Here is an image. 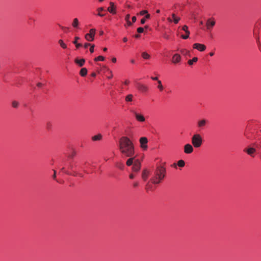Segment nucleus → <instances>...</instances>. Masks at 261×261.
<instances>
[{"label":"nucleus","mask_w":261,"mask_h":261,"mask_svg":"<svg viewBox=\"0 0 261 261\" xmlns=\"http://www.w3.org/2000/svg\"><path fill=\"white\" fill-rule=\"evenodd\" d=\"M167 20H168L169 22H172V21H173V20H172V19L171 18H170V17H168V18H167Z\"/></svg>","instance_id":"nucleus-53"},{"label":"nucleus","mask_w":261,"mask_h":261,"mask_svg":"<svg viewBox=\"0 0 261 261\" xmlns=\"http://www.w3.org/2000/svg\"><path fill=\"white\" fill-rule=\"evenodd\" d=\"M94 61L97 62L98 61H103L105 60V57L101 56H99L94 59Z\"/></svg>","instance_id":"nucleus-31"},{"label":"nucleus","mask_w":261,"mask_h":261,"mask_svg":"<svg viewBox=\"0 0 261 261\" xmlns=\"http://www.w3.org/2000/svg\"><path fill=\"white\" fill-rule=\"evenodd\" d=\"M214 55V53L213 52H211L210 53V56H213Z\"/></svg>","instance_id":"nucleus-62"},{"label":"nucleus","mask_w":261,"mask_h":261,"mask_svg":"<svg viewBox=\"0 0 261 261\" xmlns=\"http://www.w3.org/2000/svg\"><path fill=\"white\" fill-rule=\"evenodd\" d=\"M129 158L127 160L126 164L128 166H130L134 164L135 160V156L129 157Z\"/></svg>","instance_id":"nucleus-15"},{"label":"nucleus","mask_w":261,"mask_h":261,"mask_svg":"<svg viewBox=\"0 0 261 261\" xmlns=\"http://www.w3.org/2000/svg\"><path fill=\"white\" fill-rule=\"evenodd\" d=\"M51 127V124L50 122H47L46 123V128L49 129Z\"/></svg>","instance_id":"nucleus-42"},{"label":"nucleus","mask_w":261,"mask_h":261,"mask_svg":"<svg viewBox=\"0 0 261 261\" xmlns=\"http://www.w3.org/2000/svg\"><path fill=\"white\" fill-rule=\"evenodd\" d=\"M116 58H113L112 59V61L113 62V63H115L116 62Z\"/></svg>","instance_id":"nucleus-54"},{"label":"nucleus","mask_w":261,"mask_h":261,"mask_svg":"<svg viewBox=\"0 0 261 261\" xmlns=\"http://www.w3.org/2000/svg\"><path fill=\"white\" fill-rule=\"evenodd\" d=\"M208 121L205 119H202L199 120L197 121V127L199 129H203V128L206 126Z\"/></svg>","instance_id":"nucleus-5"},{"label":"nucleus","mask_w":261,"mask_h":261,"mask_svg":"<svg viewBox=\"0 0 261 261\" xmlns=\"http://www.w3.org/2000/svg\"><path fill=\"white\" fill-rule=\"evenodd\" d=\"M139 37H140L139 35H135V38H139Z\"/></svg>","instance_id":"nucleus-64"},{"label":"nucleus","mask_w":261,"mask_h":261,"mask_svg":"<svg viewBox=\"0 0 261 261\" xmlns=\"http://www.w3.org/2000/svg\"><path fill=\"white\" fill-rule=\"evenodd\" d=\"M158 88L160 90V91H162L164 89V87L162 84V82L161 81H158Z\"/></svg>","instance_id":"nucleus-29"},{"label":"nucleus","mask_w":261,"mask_h":261,"mask_svg":"<svg viewBox=\"0 0 261 261\" xmlns=\"http://www.w3.org/2000/svg\"><path fill=\"white\" fill-rule=\"evenodd\" d=\"M129 82L127 80H126L125 82H124V84L125 85H128L129 84Z\"/></svg>","instance_id":"nucleus-58"},{"label":"nucleus","mask_w":261,"mask_h":261,"mask_svg":"<svg viewBox=\"0 0 261 261\" xmlns=\"http://www.w3.org/2000/svg\"><path fill=\"white\" fill-rule=\"evenodd\" d=\"M177 165L180 167H183L185 165V162L184 160H180L178 161Z\"/></svg>","instance_id":"nucleus-28"},{"label":"nucleus","mask_w":261,"mask_h":261,"mask_svg":"<svg viewBox=\"0 0 261 261\" xmlns=\"http://www.w3.org/2000/svg\"><path fill=\"white\" fill-rule=\"evenodd\" d=\"M91 75L93 76V77H95L96 76V73L95 72H93L92 74H91Z\"/></svg>","instance_id":"nucleus-61"},{"label":"nucleus","mask_w":261,"mask_h":261,"mask_svg":"<svg viewBox=\"0 0 261 261\" xmlns=\"http://www.w3.org/2000/svg\"><path fill=\"white\" fill-rule=\"evenodd\" d=\"M42 85H43V84H42V83H37V86L38 87H42Z\"/></svg>","instance_id":"nucleus-51"},{"label":"nucleus","mask_w":261,"mask_h":261,"mask_svg":"<svg viewBox=\"0 0 261 261\" xmlns=\"http://www.w3.org/2000/svg\"><path fill=\"white\" fill-rule=\"evenodd\" d=\"M102 138L100 134L95 135L92 137V140L93 141H100Z\"/></svg>","instance_id":"nucleus-19"},{"label":"nucleus","mask_w":261,"mask_h":261,"mask_svg":"<svg viewBox=\"0 0 261 261\" xmlns=\"http://www.w3.org/2000/svg\"><path fill=\"white\" fill-rule=\"evenodd\" d=\"M129 18H130V15L129 14H127L125 16V20L126 21L129 20Z\"/></svg>","instance_id":"nucleus-44"},{"label":"nucleus","mask_w":261,"mask_h":261,"mask_svg":"<svg viewBox=\"0 0 261 261\" xmlns=\"http://www.w3.org/2000/svg\"><path fill=\"white\" fill-rule=\"evenodd\" d=\"M129 178H131V179L134 178V175L133 174H130L129 175Z\"/></svg>","instance_id":"nucleus-57"},{"label":"nucleus","mask_w":261,"mask_h":261,"mask_svg":"<svg viewBox=\"0 0 261 261\" xmlns=\"http://www.w3.org/2000/svg\"><path fill=\"white\" fill-rule=\"evenodd\" d=\"M137 32L138 33H142L144 32V28L142 27H139L137 29Z\"/></svg>","instance_id":"nucleus-38"},{"label":"nucleus","mask_w":261,"mask_h":261,"mask_svg":"<svg viewBox=\"0 0 261 261\" xmlns=\"http://www.w3.org/2000/svg\"><path fill=\"white\" fill-rule=\"evenodd\" d=\"M116 167L121 170H123L124 166L121 163H117L116 165Z\"/></svg>","instance_id":"nucleus-33"},{"label":"nucleus","mask_w":261,"mask_h":261,"mask_svg":"<svg viewBox=\"0 0 261 261\" xmlns=\"http://www.w3.org/2000/svg\"><path fill=\"white\" fill-rule=\"evenodd\" d=\"M142 57L144 59H149L150 57V56L146 52H143L142 53Z\"/></svg>","instance_id":"nucleus-26"},{"label":"nucleus","mask_w":261,"mask_h":261,"mask_svg":"<svg viewBox=\"0 0 261 261\" xmlns=\"http://www.w3.org/2000/svg\"><path fill=\"white\" fill-rule=\"evenodd\" d=\"M69 168L70 169H72L73 168V166L71 164H70L69 166Z\"/></svg>","instance_id":"nucleus-59"},{"label":"nucleus","mask_w":261,"mask_h":261,"mask_svg":"<svg viewBox=\"0 0 261 261\" xmlns=\"http://www.w3.org/2000/svg\"><path fill=\"white\" fill-rule=\"evenodd\" d=\"M75 154V153L74 152H73V153L72 154L70 155L69 156V157H70L71 158H73Z\"/></svg>","instance_id":"nucleus-52"},{"label":"nucleus","mask_w":261,"mask_h":261,"mask_svg":"<svg viewBox=\"0 0 261 261\" xmlns=\"http://www.w3.org/2000/svg\"><path fill=\"white\" fill-rule=\"evenodd\" d=\"M123 42H127V38L126 37H124V38H123Z\"/></svg>","instance_id":"nucleus-55"},{"label":"nucleus","mask_w":261,"mask_h":261,"mask_svg":"<svg viewBox=\"0 0 261 261\" xmlns=\"http://www.w3.org/2000/svg\"><path fill=\"white\" fill-rule=\"evenodd\" d=\"M137 88L142 92H146L148 90V88L147 86L141 83L137 84Z\"/></svg>","instance_id":"nucleus-11"},{"label":"nucleus","mask_w":261,"mask_h":261,"mask_svg":"<svg viewBox=\"0 0 261 261\" xmlns=\"http://www.w3.org/2000/svg\"><path fill=\"white\" fill-rule=\"evenodd\" d=\"M61 170L62 172H64L65 173H66L67 174H68V175L71 174V173L69 172H68V171L65 170V168L64 167L62 168Z\"/></svg>","instance_id":"nucleus-40"},{"label":"nucleus","mask_w":261,"mask_h":261,"mask_svg":"<svg viewBox=\"0 0 261 261\" xmlns=\"http://www.w3.org/2000/svg\"><path fill=\"white\" fill-rule=\"evenodd\" d=\"M119 149L125 157H132L135 154V147L132 141L127 137H122L119 141Z\"/></svg>","instance_id":"nucleus-1"},{"label":"nucleus","mask_w":261,"mask_h":261,"mask_svg":"<svg viewBox=\"0 0 261 261\" xmlns=\"http://www.w3.org/2000/svg\"><path fill=\"white\" fill-rule=\"evenodd\" d=\"M85 38L88 41H92L94 39V38L89 33L85 35Z\"/></svg>","instance_id":"nucleus-21"},{"label":"nucleus","mask_w":261,"mask_h":261,"mask_svg":"<svg viewBox=\"0 0 261 261\" xmlns=\"http://www.w3.org/2000/svg\"><path fill=\"white\" fill-rule=\"evenodd\" d=\"M193 48L197 49L200 51H204L206 49V46L202 44L195 43L193 44Z\"/></svg>","instance_id":"nucleus-8"},{"label":"nucleus","mask_w":261,"mask_h":261,"mask_svg":"<svg viewBox=\"0 0 261 261\" xmlns=\"http://www.w3.org/2000/svg\"><path fill=\"white\" fill-rule=\"evenodd\" d=\"M163 37L165 39L167 40H169L170 39V36L166 33H165L163 35Z\"/></svg>","instance_id":"nucleus-41"},{"label":"nucleus","mask_w":261,"mask_h":261,"mask_svg":"<svg viewBox=\"0 0 261 261\" xmlns=\"http://www.w3.org/2000/svg\"><path fill=\"white\" fill-rule=\"evenodd\" d=\"M130 62L133 64H134L135 63V60L134 59H132L130 60Z\"/></svg>","instance_id":"nucleus-63"},{"label":"nucleus","mask_w":261,"mask_h":261,"mask_svg":"<svg viewBox=\"0 0 261 261\" xmlns=\"http://www.w3.org/2000/svg\"><path fill=\"white\" fill-rule=\"evenodd\" d=\"M149 175V171L147 170H144L142 172V179L145 181L148 178Z\"/></svg>","instance_id":"nucleus-17"},{"label":"nucleus","mask_w":261,"mask_h":261,"mask_svg":"<svg viewBox=\"0 0 261 261\" xmlns=\"http://www.w3.org/2000/svg\"><path fill=\"white\" fill-rule=\"evenodd\" d=\"M141 168V163L138 160H135L132 169L135 172H138L139 171Z\"/></svg>","instance_id":"nucleus-7"},{"label":"nucleus","mask_w":261,"mask_h":261,"mask_svg":"<svg viewBox=\"0 0 261 261\" xmlns=\"http://www.w3.org/2000/svg\"><path fill=\"white\" fill-rule=\"evenodd\" d=\"M54 174L53 175V177L54 179H55L56 178V171L55 170H54Z\"/></svg>","instance_id":"nucleus-48"},{"label":"nucleus","mask_w":261,"mask_h":261,"mask_svg":"<svg viewBox=\"0 0 261 261\" xmlns=\"http://www.w3.org/2000/svg\"><path fill=\"white\" fill-rule=\"evenodd\" d=\"M80 74L82 76H86L87 74V69L86 68H82L81 69Z\"/></svg>","instance_id":"nucleus-22"},{"label":"nucleus","mask_w":261,"mask_h":261,"mask_svg":"<svg viewBox=\"0 0 261 261\" xmlns=\"http://www.w3.org/2000/svg\"><path fill=\"white\" fill-rule=\"evenodd\" d=\"M197 61L198 58L197 57H194L192 60H189L188 61V64L189 65H192L193 63L196 62Z\"/></svg>","instance_id":"nucleus-27"},{"label":"nucleus","mask_w":261,"mask_h":261,"mask_svg":"<svg viewBox=\"0 0 261 261\" xmlns=\"http://www.w3.org/2000/svg\"><path fill=\"white\" fill-rule=\"evenodd\" d=\"M150 15L149 14H147L145 17L144 18H143L142 19H141V23L142 24H143L145 23V21H146V19H149L150 18Z\"/></svg>","instance_id":"nucleus-24"},{"label":"nucleus","mask_w":261,"mask_h":261,"mask_svg":"<svg viewBox=\"0 0 261 261\" xmlns=\"http://www.w3.org/2000/svg\"><path fill=\"white\" fill-rule=\"evenodd\" d=\"M97 10V11L98 12V14H97V15L98 16H99L100 17H102V16H103L105 15L104 14H101V13H100V11H102L104 10L103 8H102V7L98 8Z\"/></svg>","instance_id":"nucleus-32"},{"label":"nucleus","mask_w":261,"mask_h":261,"mask_svg":"<svg viewBox=\"0 0 261 261\" xmlns=\"http://www.w3.org/2000/svg\"><path fill=\"white\" fill-rule=\"evenodd\" d=\"M134 114L137 121L139 122H144L145 121V117L142 115L135 112H134Z\"/></svg>","instance_id":"nucleus-12"},{"label":"nucleus","mask_w":261,"mask_h":261,"mask_svg":"<svg viewBox=\"0 0 261 261\" xmlns=\"http://www.w3.org/2000/svg\"><path fill=\"white\" fill-rule=\"evenodd\" d=\"M202 138L199 134H195L191 138V143L195 148L200 147L202 143Z\"/></svg>","instance_id":"nucleus-3"},{"label":"nucleus","mask_w":261,"mask_h":261,"mask_svg":"<svg viewBox=\"0 0 261 261\" xmlns=\"http://www.w3.org/2000/svg\"><path fill=\"white\" fill-rule=\"evenodd\" d=\"M140 143V146L143 149H146L147 148V142L148 140L146 137H141L140 138L139 140Z\"/></svg>","instance_id":"nucleus-4"},{"label":"nucleus","mask_w":261,"mask_h":261,"mask_svg":"<svg viewBox=\"0 0 261 261\" xmlns=\"http://www.w3.org/2000/svg\"><path fill=\"white\" fill-rule=\"evenodd\" d=\"M73 43L75 45L76 47L77 48H79V47L82 46V44L81 43H79L76 41H73Z\"/></svg>","instance_id":"nucleus-36"},{"label":"nucleus","mask_w":261,"mask_h":261,"mask_svg":"<svg viewBox=\"0 0 261 261\" xmlns=\"http://www.w3.org/2000/svg\"><path fill=\"white\" fill-rule=\"evenodd\" d=\"M172 20L175 24L177 23L180 20V18L176 17L175 16V14H174V13L172 14Z\"/></svg>","instance_id":"nucleus-23"},{"label":"nucleus","mask_w":261,"mask_h":261,"mask_svg":"<svg viewBox=\"0 0 261 261\" xmlns=\"http://www.w3.org/2000/svg\"><path fill=\"white\" fill-rule=\"evenodd\" d=\"M91 44L88 43H86L84 44V46L85 48H87L89 46H90Z\"/></svg>","instance_id":"nucleus-45"},{"label":"nucleus","mask_w":261,"mask_h":261,"mask_svg":"<svg viewBox=\"0 0 261 261\" xmlns=\"http://www.w3.org/2000/svg\"><path fill=\"white\" fill-rule=\"evenodd\" d=\"M147 14H148V11L147 10H142L138 13V14L140 15H143L144 14L146 15Z\"/></svg>","instance_id":"nucleus-37"},{"label":"nucleus","mask_w":261,"mask_h":261,"mask_svg":"<svg viewBox=\"0 0 261 261\" xmlns=\"http://www.w3.org/2000/svg\"><path fill=\"white\" fill-rule=\"evenodd\" d=\"M79 24V20L77 18H75L73 19V22H72V26L73 27L76 28H77Z\"/></svg>","instance_id":"nucleus-25"},{"label":"nucleus","mask_w":261,"mask_h":261,"mask_svg":"<svg viewBox=\"0 0 261 261\" xmlns=\"http://www.w3.org/2000/svg\"><path fill=\"white\" fill-rule=\"evenodd\" d=\"M110 7L108 8V11L112 14H115L116 11L114 4L113 2H110Z\"/></svg>","instance_id":"nucleus-14"},{"label":"nucleus","mask_w":261,"mask_h":261,"mask_svg":"<svg viewBox=\"0 0 261 261\" xmlns=\"http://www.w3.org/2000/svg\"><path fill=\"white\" fill-rule=\"evenodd\" d=\"M126 22H127V24L128 26H130L132 25V23L129 20L126 21Z\"/></svg>","instance_id":"nucleus-49"},{"label":"nucleus","mask_w":261,"mask_h":261,"mask_svg":"<svg viewBox=\"0 0 261 261\" xmlns=\"http://www.w3.org/2000/svg\"><path fill=\"white\" fill-rule=\"evenodd\" d=\"M215 24V20H211L210 19H208L206 22V25L207 29H209L210 28L213 27Z\"/></svg>","instance_id":"nucleus-16"},{"label":"nucleus","mask_w":261,"mask_h":261,"mask_svg":"<svg viewBox=\"0 0 261 261\" xmlns=\"http://www.w3.org/2000/svg\"><path fill=\"white\" fill-rule=\"evenodd\" d=\"M166 174V168L163 166H158L154 171V174L150 181L153 184H160L164 178Z\"/></svg>","instance_id":"nucleus-2"},{"label":"nucleus","mask_w":261,"mask_h":261,"mask_svg":"<svg viewBox=\"0 0 261 261\" xmlns=\"http://www.w3.org/2000/svg\"><path fill=\"white\" fill-rule=\"evenodd\" d=\"M180 52H181V53L184 54H189V51L188 50H187L185 49L180 50Z\"/></svg>","instance_id":"nucleus-43"},{"label":"nucleus","mask_w":261,"mask_h":261,"mask_svg":"<svg viewBox=\"0 0 261 261\" xmlns=\"http://www.w3.org/2000/svg\"><path fill=\"white\" fill-rule=\"evenodd\" d=\"M182 30L184 31L186 34V36H184V35H181V37L183 39H187L189 37V35L190 34V31L188 30V27L187 25H185L182 27Z\"/></svg>","instance_id":"nucleus-10"},{"label":"nucleus","mask_w":261,"mask_h":261,"mask_svg":"<svg viewBox=\"0 0 261 261\" xmlns=\"http://www.w3.org/2000/svg\"><path fill=\"white\" fill-rule=\"evenodd\" d=\"M12 106L14 108H17L19 106V102L17 101H13L12 102Z\"/></svg>","instance_id":"nucleus-35"},{"label":"nucleus","mask_w":261,"mask_h":261,"mask_svg":"<svg viewBox=\"0 0 261 261\" xmlns=\"http://www.w3.org/2000/svg\"><path fill=\"white\" fill-rule=\"evenodd\" d=\"M181 56L178 54H174L172 58V62L173 64H177L180 62Z\"/></svg>","instance_id":"nucleus-9"},{"label":"nucleus","mask_w":261,"mask_h":261,"mask_svg":"<svg viewBox=\"0 0 261 261\" xmlns=\"http://www.w3.org/2000/svg\"><path fill=\"white\" fill-rule=\"evenodd\" d=\"M74 62L76 64H78L80 67H82L84 65L85 63V60L84 59H82L80 60L76 59Z\"/></svg>","instance_id":"nucleus-18"},{"label":"nucleus","mask_w":261,"mask_h":261,"mask_svg":"<svg viewBox=\"0 0 261 261\" xmlns=\"http://www.w3.org/2000/svg\"><path fill=\"white\" fill-rule=\"evenodd\" d=\"M193 146L190 144H187L184 146V152L187 154L191 153L193 151Z\"/></svg>","instance_id":"nucleus-6"},{"label":"nucleus","mask_w":261,"mask_h":261,"mask_svg":"<svg viewBox=\"0 0 261 261\" xmlns=\"http://www.w3.org/2000/svg\"><path fill=\"white\" fill-rule=\"evenodd\" d=\"M151 79L152 80H153V81H159V80H158V78L157 77H151Z\"/></svg>","instance_id":"nucleus-46"},{"label":"nucleus","mask_w":261,"mask_h":261,"mask_svg":"<svg viewBox=\"0 0 261 261\" xmlns=\"http://www.w3.org/2000/svg\"><path fill=\"white\" fill-rule=\"evenodd\" d=\"M138 185H139L138 182H135V183L134 184V186L135 187H136L138 186Z\"/></svg>","instance_id":"nucleus-56"},{"label":"nucleus","mask_w":261,"mask_h":261,"mask_svg":"<svg viewBox=\"0 0 261 261\" xmlns=\"http://www.w3.org/2000/svg\"><path fill=\"white\" fill-rule=\"evenodd\" d=\"M133 95L131 94H128L125 96V100L126 102H131L133 100Z\"/></svg>","instance_id":"nucleus-20"},{"label":"nucleus","mask_w":261,"mask_h":261,"mask_svg":"<svg viewBox=\"0 0 261 261\" xmlns=\"http://www.w3.org/2000/svg\"><path fill=\"white\" fill-rule=\"evenodd\" d=\"M80 39V38L79 37H75L74 38V40L73 41H76Z\"/></svg>","instance_id":"nucleus-50"},{"label":"nucleus","mask_w":261,"mask_h":261,"mask_svg":"<svg viewBox=\"0 0 261 261\" xmlns=\"http://www.w3.org/2000/svg\"><path fill=\"white\" fill-rule=\"evenodd\" d=\"M136 19H137L136 17V16H133L132 17V21H133V22H136Z\"/></svg>","instance_id":"nucleus-47"},{"label":"nucleus","mask_w":261,"mask_h":261,"mask_svg":"<svg viewBox=\"0 0 261 261\" xmlns=\"http://www.w3.org/2000/svg\"><path fill=\"white\" fill-rule=\"evenodd\" d=\"M177 164H175V163H174L172 165V166L174 167V168H176V166H177Z\"/></svg>","instance_id":"nucleus-60"},{"label":"nucleus","mask_w":261,"mask_h":261,"mask_svg":"<svg viewBox=\"0 0 261 261\" xmlns=\"http://www.w3.org/2000/svg\"><path fill=\"white\" fill-rule=\"evenodd\" d=\"M255 149L252 147L245 148L244 149V152H246L248 154L251 156H252V155L255 153Z\"/></svg>","instance_id":"nucleus-13"},{"label":"nucleus","mask_w":261,"mask_h":261,"mask_svg":"<svg viewBox=\"0 0 261 261\" xmlns=\"http://www.w3.org/2000/svg\"><path fill=\"white\" fill-rule=\"evenodd\" d=\"M59 44L60 45V46L63 48H67V45L65 43H64L63 41L62 40H59Z\"/></svg>","instance_id":"nucleus-30"},{"label":"nucleus","mask_w":261,"mask_h":261,"mask_svg":"<svg viewBox=\"0 0 261 261\" xmlns=\"http://www.w3.org/2000/svg\"><path fill=\"white\" fill-rule=\"evenodd\" d=\"M90 51L91 53H93L94 51V45L91 44L90 45Z\"/></svg>","instance_id":"nucleus-39"},{"label":"nucleus","mask_w":261,"mask_h":261,"mask_svg":"<svg viewBox=\"0 0 261 261\" xmlns=\"http://www.w3.org/2000/svg\"><path fill=\"white\" fill-rule=\"evenodd\" d=\"M96 30L95 29H91L89 31V34L94 38Z\"/></svg>","instance_id":"nucleus-34"}]
</instances>
